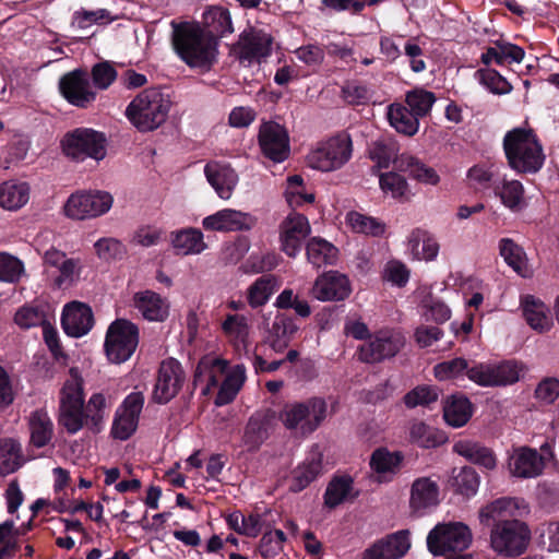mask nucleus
<instances>
[{"mask_svg": "<svg viewBox=\"0 0 559 559\" xmlns=\"http://www.w3.org/2000/svg\"><path fill=\"white\" fill-rule=\"evenodd\" d=\"M94 252L96 257L105 262L121 259L126 254L123 243L114 237H102L94 242Z\"/></svg>", "mask_w": 559, "mask_h": 559, "instance_id": "obj_57", "label": "nucleus"}, {"mask_svg": "<svg viewBox=\"0 0 559 559\" xmlns=\"http://www.w3.org/2000/svg\"><path fill=\"white\" fill-rule=\"evenodd\" d=\"M139 343V329L131 321L118 319L107 331L105 350L108 359L115 364L128 360Z\"/></svg>", "mask_w": 559, "mask_h": 559, "instance_id": "obj_12", "label": "nucleus"}, {"mask_svg": "<svg viewBox=\"0 0 559 559\" xmlns=\"http://www.w3.org/2000/svg\"><path fill=\"white\" fill-rule=\"evenodd\" d=\"M257 223L253 215L236 209H223L202 219V226L211 231H245L250 230Z\"/></svg>", "mask_w": 559, "mask_h": 559, "instance_id": "obj_17", "label": "nucleus"}, {"mask_svg": "<svg viewBox=\"0 0 559 559\" xmlns=\"http://www.w3.org/2000/svg\"><path fill=\"white\" fill-rule=\"evenodd\" d=\"M345 224L355 234L374 238L383 237L388 229L385 222L382 219L358 211L347 212Z\"/></svg>", "mask_w": 559, "mask_h": 559, "instance_id": "obj_36", "label": "nucleus"}, {"mask_svg": "<svg viewBox=\"0 0 559 559\" xmlns=\"http://www.w3.org/2000/svg\"><path fill=\"white\" fill-rule=\"evenodd\" d=\"M468 364L463 358H454L449 361H443L435 366L433 371L437 379L450 380L457 379L464 373L467 374Z\"/></svg>", "mask_w": 559, "mask_h": 559, "instance_id": "obj_63", "label": "nucleus"}, {"mask_svg": "<svg viewBox=\"0 0 559 559\" xmlns=\"http://www.w3.org/2000/svg\"><path fill=\"white\" fill-rule=\"evenodd\" d=\"M353 479L349 476L334 477L328 485L324 502L329 508H335L356 497Z\"/></svg>", "mask_w": 559, "mask_h": 559, "instance_id": "obj_44", "label": "nucleus"}, {"mask_svg": "<svg viewBox=\"0 0 559 559\" xmlns=\"http://www.w3.org/2000/svg\"><path fill=\"white\" fill-rule=\"evenodd\" d=\"M390 124L400 133L414 135L419 128V118L402 104H392L388 107Z\"/></svg>", "mask_w": 559, "mask_h": 559, "instance_id": "obj_43", "label": "nucleus"}, {"mask_svg": "<svg viewBox=\"0 0 559 559\" xmlns=\"http://www.w3.org/2000/svg\"><path fill=\"white\" fill-rule=\"evenodd\" d=\"M170 243L175 252L181 255H198L207 249L203 233L194 227L171 231Z\"/></svg>", "mask_w": 559, "mask_h": 559, "instance_id": "obj_32", "label": "nucleus"}, {"mask_svg": "<svg viewBox=\"0 0 559 559\" xmlns=\"http://www.w3.org/2000/svg\"><path fill=\"white\" fill-rule=\"evenodd\" d=\"M379 185L382 192L393 199L408 200L411 190L405 178L396 173L380 175Z\"/></svg>", "mask_w": 559, "mask_h": 559, "instance_id": "obj_55", "label": "nucleus"}, {"mask_svg": "<svg viewBox=\"0 0 559 559\" xmlns=\"http://www.w3.org/2000/svg\"><path fill=\"white\" fill-rule=\"evenodd\" d=\"M328 417V404L322 397H310L287 403L280 412L283 426L294 436L307 437L314 432Z\"/></svg>", "mask_w": 559, "mask_h": 559, "instance_id": "obj_5", "label": "nucleus"}, {"mask_svg": "<svg viewBox=\"0 0 559 559\" xmlns=\"http://www.w3.org/2000/svg\"><path fill=\"white\" fill-rule=\"evenodd\" d=\"M52 318V310L48 304L38 302L34 305H25L17 309L14 316V322L21 329H31L34 326H43Z\"/></svg>", "mask_w": 559, "mask_h": 559, "instance_id": "obj_41", "label": "nucleus"}, {"mask_svg": "<svg viewBox=\"0 0 559 559\" xmlns=\"http://www.w3.org/2000/svg\"><path fill=\"white\" fill-rule=\"evenodd\" d=\"M308 218L297 212L289 213L280 226L281 249L290 258L300 252L304 240L310 235Z\"/></svg>", "mask_w": 559, "mask_h": 559, "instance_id": "obj_15", "label": "nucleus"}, {"mask_svg": "<svg viewBox=\"0 0 559 559\" xmlns=\"http://www.w3.org/2000/svg\"><path fill=\"white\" fill-rule=\"evenodd\" d=\"M307 259L314 267L335 263L337 249L325 239L313 237L307 243Z\"/></svg>", "mask_w": 559, "mask_h": 559, "instance_id": "obj_46", "label": "nucleus"}, {"mask_svg": "<svg viewBox=\"0 0 559 559\" xmlns=\"http://www.w3.org/2000/svg\"><path fill=\"white\" fill-rule=\"evenodd\" d=\"M535 397L543 405H559V379L546 377L535 389Z\"/></svg>", "mask_w": 559, "mask_h": 559, "instance_id": "obj_62", "label": "nucleus"}, {"mask_svg": "<svg viewBox=\"0 0 559 559\" xmlns=\"http://www.w3.org/2000/svg\"><path fill=\"white\" fill-rule=\"evenodd\" d=\"M31 198V187L25 181L7 180L0 183V207L7 211H19Z\"/></svg>", "mask_w": 559, "mask_h": 559, "instance_id": "obj_34", "label": "nucleus"}, {"mask_svg": "<svg viewBox=\"0 0 559 559\" xmlns=\"http://www.w3.org/2000/svg\"><path fill=\"white\" fill-rule=\"evenodd\" d=\"M493 193L511 212H520L527 205L525 189L520 180L503 178L493 186Z\"/></svg>", "mask_w": 559, "mask_h": 559, "instance_id": "obj_33", "label": "nucleus"}, {"mask_svg": "<svg viewBox=\"0 0 559 559\" xmlns=\"http://www.w3.org/2000/svg\"><path fill=\"white\" fill-rule=\"evenodd\" d=\"M296 330L297 326L292 318L276 316L266 342L275 353H282L288 346Z\"/></svg>", "mask_w": 559, "mask_h": 559, "instance_id": "obj_45", "label": "nucleus"}, {"mask_svg": "<svg viewBox=\"0 0 559 559\" xmlns=\"http://www.w3.org/2000/svg\"><path fill=\"white\" fill-rule=\"evenodd\" d=\"M23 262L7 252H0V281L16 283L24 275Z\"/></svg>", "mask_w": 559, "mask_h": 559, "instance_id": "obj_61", "label": "nucleus"}, {"mask_svg": "<svg viewBox=\"0 0 559 559\" xmlns=\"http://www.w3.org/2000/svg\"><path fill=\"white\" fill-rule=\"evenodd\" d=\"M195 383L204 384V393H209L221 383L215 403L225 405L230 403L246 381V368L243 365H236L228 369V361L222 358L206 356L199 362L195 370Z\"/></svg>", "mask_w": 559, "mask_h": 559, "instance_id": "obj_1", "label": "nucleus"}, {"mask_svg": "<svg viewBox=\"0 0 559 559\" xmlns=\"http://www.w3.org/2000/svg\"><path fill=\"white\" fill-rule=\"evenodd\" d=\"M207 182L214 189L218 198L229 200L239 182L236 170L226 163L212 160L204 167Z\"/></svg>", "mask_w": 559, "mask_h": 559, "instance_id": "obj_26", "label": "nucleus"}, {"mask_svg": "<svg viewBox=\"0 0 559 559\" xmlns=\"http://www.w3.org/2000/svg\"><path fill=\"white\" fill-rule=\"evenodd\" d=\"M409 436L413 442L427 449L438 447L443 442V437L424 423L413 424Z\"/></svg>", "mask_w": 559, "mask_h": 559, "instance_id": "obj_60", "label": "nucleus"}, {"mask_svg": "<svg viewBox=\"0 0 559 559\" xmlns=\"http://www.w3.org/2000/svg\"><path fill=\"white\" fill-rule=\"evenodd\" d=\"M524 55L525 52L521 47L513 44H502L488 48L481 56V60L486 64L491 62H496L497 64H504L507 62L520 63L523 60Z\"/></svg>", "mask_w": 559, "mask_h": 559, "instance_id": "obj_51", "label": "nucleus"}, {"mask_svg": "<svg viewBox=\"0 0 559 559\" xmlns=\"http://www.w3.org/2000/svg\"><path fill=\"white\" fill-rule=\"evenodd\" d=\"M143 405L144 396L141 392H132L123 400L115 414L111 427L114 438L127 440L135 432Z\"/></svg>", "mask_w": 559, "mask_h": 559, "instance_id": "obj_14", "label": "nucleus"}, {"mask_svg": "<svg viewBox=\"0 0 559 559\" xmlns=\"http://www.w3.org/2000/svg\"><path fill=\"white\" fill-rule=\"evenodd\" d=\"M270 419L271 415L267 411L254 413L245 427L242 447L249 451L258 450L269 437Z\"/></svg>", "mask_w": 559, "mask_h": 559, "instance_id": "obj_35", "label": "nucleus"}, {"mask_svg": "<svg viewBox=\"0 0 559 559\" xmlns=\"http://www.w3.org/2000/svg\"><path fill=\"white\" fill-rule=\"evenodd\" d=\"M530 536L531 532L525 523L515 519L501 521L491 530L490 545L499 555L516 557L526 550Z\"/></svg>", "mask_w": 559, "mask_h": 559, "instance_id": "obj_11", "label": "nucleus"}, {"mask_svg": "<svg viewBox=\"0 0 559 559\" xmlns=\"http://www.w3.org/2000/svg\"><path fill=\"white\" fill-rule=\"evenodd\" d=\"M495 386H506L520 380L524 373L522 364L515 360H506L499 364H491Z\"/></svg>", "mask_w": 559, "mask_h": 559, "instance_id": "obj_54", "label": "nucleus"}, {"mask_svg": "<svg viewBox=\"0 0 559 559\" xmlns=\"http://www.w3.org/2000/svg\"><path fill=\"white\" fill-rule=\"evenodd\" d=\"M132 307L147 322L163 323L170 316L169 300L151 289L136 292L132 297Z\"/></svg>", "mask_w": 559, "mask_h": 559, "instance_id": "obj_19", "label": "nucleus"}, {"mask_svg": "<svg viewBox=\"0 0 559 559\" xmlns=\"http://www.w3.org/2000/svg\"><path fill=\"white\" fill-rule=\"evenodd\" d=\"M507 468L511 476L522 479L536 478L545 469L544 457L536 449L518 447L508 455Z\"/></svg>", "mask_w": 559, "mask_h": 559, "instance_id": "obj_16", "label": "nucleus"}, {"mask_svg": "<svg viewBox=\"0 0 559 559\" xmlns=\"http://www.w3.org/2000/svg\"><path fill=\"white\" fill-rule=\"evenodd\" d=\"M83 261L80 258H67L58 269L59 274L53 283L58 288L74 286L80 280L83 271Z\"/></svg>", "mask_w": 559, "mask_h": 559, "instance_id": "obj_56", "label": "nucleus"}, {"mask_svg": "<svg viewBox=\"0 0 559 559\" xmlns=\"http://www.w3.org/2000/svg\"><path fill=\"white\" fill-rule=\"evenodd\" d=\"M28 429L31 443L36 448L47 445L53 435V424L44 409H37L31 413L28 417Z\"/></svg>", "mask_w": 559, "mask_h": 559, "instance_id": "obj_40", "label": "nucleus"}, {"mask_svg": "<svg viewBox=\"0 0 559 559\" xmlns=\"http://www.w3.org/2000/svg\"><path fill=\"white\" fill-rule=\"evenodd\" d=\"M285 198L290 207H299L306 203H312L314 201V194L307 191L304 185V179L299 175H294L287 178Z\"/></svg>", "mask_w": 559, "mask_h": 559, "instance_id": "obj_53", "label": "nucleus"}, {"mask_svg": "<svg viewBox=\"0 0 559 559\" xmlns=\"http://www.w3.org/2000/svg\"><path fill=\"white\" fill-rule=\"evenodd\" d=\"M280 287V282L273 275L259 277L248 288V302L252 308L263 306L272 294Z\"/></svg>", "mask_w": 559, "mask_h": 559, "instance_id": "obj_50", "label": "nucleus"}, {"mask_svg": "<svg viewBox=\"0 0 559 559\" xmlns=\"http://www.w3.org/2000/svg\"><path fill=\"white\" fill-rule=\"evenodd\" d=\"M222 330L236 346L246 345L249 336V324L245 316L229 314L222 323Z\"/></svg>", "mask_w": 559, "mask_h": 559, "instance_id": "obj_52", "label": "nucleus"}, {"mask_svg": "<svg viewBox=\"0 0 559 559\" xmlns=\"http://www.w3.org/2000/svg\"><path fill=\"white\" fill-rule=\"evenodd\" d=\"M84 382L80 371L71 368L59 394V424L69 433L82 429V412L85 405Z\"/></svg>", "mask_w": 559, "mask_h": 559, "instance_id": "obj_6", "label": "nucleus"}, {"mask_svg": "<svg viewBox=\"0 0 559 559\" xmlns=\"http://www.w3.org/2000/svg\"><path fill=\"white\" fill-rule=\"evenodd\" d=\"M353 154L352 139L341 133L319 142L307 155V165L312 169L330 173L345 166Z\"/></svg>", "mask_w": 559, "mask_h": 559, "instance_id": "obj_7", "label": "nucleus"}, {"mask_svg": "<svg viewBox=\"0 0 559 559\" xmlns=\"http://www.w3.org/2000/svg\"><path fill=\"white\" fill-rule=\"evenodd\" d=\"M409 548L408 532L400 531L374 540L364 550L361 559H401Z\"/></svg>", "mask_w": 559, "mask_h": 559, "instance_id": "obj_21", "label": "nucleus"}, {"mask_svg": "<svg viewBox=\"0 0 559 559\" xmlns=\"http://www.w3.org/2000/svg\"><path fill=\"white\" fill-rule=\"evenodd\" d=\"M352 293L349 280L337 271H329L316 280L311 289L312 296L320 301H340Z\"/></svg>", "mask_w": 559, "mask_h": 559, "instance_id": "obj_23", "label": "nucleus"}, {"mask_svg": "<svg viewBox=\"0 0 559 559\" xmlns=\"http://www.w3.org/2000/svg\"><path fill=\"white\" fill-rule=\"evenodd\" d=\"M64 332L72 337H81L90 332L94 324L92 309L79 301L68 304L62 313Z\"/></svg>", "mask_w": 559, "mask_h": 559, "instance_id": "obj_27", "label": "nucleus"}, {"mask_svg": "<svg viewBox=\"0 0 559 559\" xmlns=\"http://www.w3.org/2000/svg\"><path fill=\"white\" fill-rule=\"evenodd\" d=\"M439 486L430 477H419L411 486L409 508L414 513L424 514L439 504Z\"/></svg>", "mask_w": 559, "mask_h": 559, "instance_id": "obj_28", "label": "nucleus"}, {"mask_svg": "<svg viewBox=\"0 0 559 559\" xmlns=\"http://www.w3.org/2000/svg\"><path fill=\"white\" fill-rule=\"evenodd\" d=\"M259 145L264 156L275 163L289 155V141L286 130L276 122H265L260 127Z\"/></svg>", "mask_w": 559, "mask_h": 559, "instance_id": "obj_20", "label": "nucleus"}, {"mask_svg": "<svg viewBox=\"0 0 559 559\" xmlns=\"http://www.w3.org/2000/svg\"><path fill=\"white\" fill-rule=\"evenodd\" d=\"M185 373L180 364L173 359L164 360L158 369L153 391L155 402L164 404L174 399L182 386Z\"/></svg>", "mask_w": 559, "mask_h": 559, "instance_id": "obj_18", "label": "nucleus"}, {"mask_svg": "<svg viewBox=\"0 0 559 559\" xmlns=\"http://www.w3.org/2000/svg\"><path fill=\"white\" fill-rule=\"evenodd\" d=\"M271 36L261 29H249L241 34L238 47L241 60L260 61L271 52Z\"/></svg>", "mask_w": 559, "mask_h": 559, "instance_id": "obj_29", "label": "nucleus"}, {"mask_svg": "<svg viewBox=\"0 0 559 559\" xmlns=\"http://www.w3.org/2000/svg\"><path fill=\"white\" fill-rule=\"evenodd\" d=\"M173 45L190 67H209L215 59L216 41L198 24H174Z\"/></svg>", "mask_w": 559, "mask_h": 559, "instance_id": "obj_3", "label": "nucleus"}, {"mask_svg": "<svg viewBox=\"0 0 559 559\" xmlns=\"http://www.w3.org/2000/svg\"><path fill=\"white\" fill-rule=\"evenodd\" d=\"M59 88L63 97L70 104L78 107H86L96 97L87 73L80 70L63 75L60 80Z\"/></svg>", "mask_w": 559, "mask_h": 559, "instance_id": "obj_22", "label": "nucleus"}, {"mask_svg": "<svg viewBox=\"0 0 559 559\" xmlns=\"http://www.w3.org/2000/svg\"><path fill=\"white\" fill-rule=\"evenodd\" d=\"M479 476L472 467L454 468L450 481L453 490L466 498L476 495L479 487Z\"/></svg>", "mask_w": 559, "mask_h": 559, "instance_id": "obj_49", "label": "nucleus"}, {"mask_svg": "<svg viewBox=\"0 0 559 559\" xmlns=\"http://www.w3.org/2000/svg\"><path fill=\"white\" fill-rule=\"evenodd\" d=\"M405 254L413 261L431 262L439 254L440 243L428 230L423 228L412 229L405 239Z\"/></svg>", "mask_w": 559, "mask_h": 559, "instance_id": "obj_25", "label": "nucleus"}, {"mask_svg": "<svg viewBox=\"0 0 559 559\" xmlns=\"http://www.w3.org/2000/svg\"><path fill=\"white\" fill-rule=\"evenodd\" d=\"M112 20L114 17L110 15V12L106 9L80 10L74 12L71 25L74 29L84 31L94 24H104Z\"/></svg>", "mask_w": 559, "mask_h": 559, "instance_id": "obj_58", "label": "nucleus"}, {"mask_svg": "<svg viewBox=\"0 0 559 559\" xmlns=\"http://www.w3.org/2000/svg\"><path fill=\"white\" fill-rule=\"evenodd\" d=\"M322 472V454L312 452L307 460L300 464L293 475L292 489L300 491L313 481Z\"/></svg>", "mask_w": 559, "mask_h": 559, "instance_id": "obj_42", "label": "nucleus"}, {"mask_svg": "<svg viewBox=\"0 0 559 559\" xmlns=\"http://www.w3.org/2000/svg\"><path fill=\"white\" fill-rule=\"evenodd\" d=\"M171 104L169 94L163 90L145 88L129 103L124 115L135 129L150 132L167 120Z\"/></svg>", "mask_w": 559, "mask_h": 559, "instance_id": "obj_2", "label": "nucleus"}, {"mask_svg": "<svg viewBox=\"0 0 559 559\" xmlns=\"http://www.w3.org/2000/svg\"><path fill=\"white\" fill-rule=\"evenodd\" d=\"M114 204V197L102 190H82L72 193L64 206V215L71 219L84 221L105 215Z\"/></svg>", "mask_w": 559, "mask_h": 559, "instance_id": "obj_10", "label": "nucleus"}, {"mask_svg": "<svg viewBox=\"0 0 559 559\" xmlns=\"http://www.w3.org/2000/svg\"><path fill=\"white\" fill-rule=\"evenodd\" d=\"M405 345L402 332L394 329H381L358 348L359 360L368 364L380 362L394 357Z\"/></svg>", "mask_w": 559, "mask_h": 559, "instance_id": "obj_13", "label": "nucleus"}, {"mask_svg": "<svg viewBox=\"0 0 559 559\" xmlns=\"http://www.w3.org/2000/svg\"><path fill=\"white\" fill-rule=\"evenodd\" d=\"M520 306L531 329L538 333H545L552 328L550 310L542 299L533 295H524L520 299Z\"/></svg>", "mask_w": 559, "mask_h": 559, "instance_id": "obj_30", "label": "nucleus"}, {"mask_svg": "<svg viewBox=\"0 0 559 559\" xmlns=\"http://www.w3.org/2000/svg\"><path fill=\"white\" fill-rule=\"evenodd\" d=\"M403 455L400 452H390L386 449H377L370 457V468L373 477L379 483H388L400 471Z\"/></svg>", "mask_w": 559, "mask_h": 559, "instance_id": "obj_31", "label": "nucleus"}, {"mask_svg": "<svg viewBox=\"0 0 559 559\" xmlns=\"http://www.w3.org/2000/svg\"><path fill=\"white\" fill-rule=\"evenodd\" d=\"M453 450L455 453L472 463L480 465L487 469H495L497 466V457L495 453L490 449L483 447L477 442L460 440L454 443Z\"/></svg>", "mask_w": 559, "mask_h": 559, "instance_id": "obj_38", "label": "nucleus"}, {"mask_svg": "<svg viewBox=\"0 0 559 559\" xmlns=\"http://www.w3.org/2000/svg\"><path fill=\"white\" fill-rule=\"evenodd\" d=\"M471 542V530L462 522L439 523L427 536V547L435 556L462 552Z\"/></svg>", "mask_w": 559, "mask_h": 559, "instance_id": "obj_9", "label": "nucleus"}, {"mask_svg": "<svg viewBox=\"0 0 559 559\" xmlns=\"http://www.w3.org/2000/svg\"><path fill=\"white\" fill-rule=\"evenodd\" d=\"M64 155L75 162L92 158L99 162L106 156V136L91 128H76L61 141Z\"/></svg>", "mask_w": 559, "mask_h": 559, "instance_id": "obj_8", "label": "nucleus"}, {"mask_svg": "<svg viewBox=\"0 0 559 559\" xmlns=\"http://www.w3.org/2000/svg\"><path fill=\"white\" fill-rule=\"evenodd\" d=\"M472 404L463 396H451L443 406L444 420L452 427L464 426L472 417Z\"/></svg>", "mask_w": 559, "mask_h": 559, "instance_id": "obj_47", "label": "nucleus"}, {"mask_svg": "<svg viewBox=\"0 0 559 559\" xmlns=\"http://www.w3.org/2000/svg\"><path fill=\"white\" fill-rule=\"evenodd\" d=\"M528 504L522 498L502 497L484 506L478 513L481 524L506 521L507 518L523 516L528 513Z\"/></svg>", "mask_w": 559, "mask_h": 559, "instance_id": "obj_24", "label": "nucleus"}, {"mask_svg": "<svg viewBox=\"0 0 559 559\" xmlns=\"http://www.w3.org/2000/svg\"><path fill=\"white\" fill-rule=\"evenodd\" d=\"M509 166L518 174H535L544 165L542 144L531 129L515 128L503 139Z\"/></svg>", "mask_w": 559, "mask_h": 559, "instance_id": "obj_4", "label": "nucleus"}, {"mask_svg": "<svg viewBox=\"0 0 559 559\" xmlns=\"http://www.w3.org/2000/svg\"><path fill=\"white\" fill-rule=\"evenodd\" d=\"M164 230L155 225L140 226L133 234L131 242L141 247H153L160 242L164 237Z\"/></svg>", "mask_w": 559, "mask_h": 559, "instance_id": "obj_64", "label": "nucleus"}, {"mask_svg": "<svg viewBox=\"0 0 559 559\" xmlns=\"http://www.w3.org/2000/svg\"><path fill=\"white\" fill-rule=\"evenodd\" d=\"M205 31L215 39V36H225L234 32L231 17L227 9L212 7L203 14Z\"/></svg>", "mask_w": 559, "mask_h": 559, "instance_id": "obj_48", "label": "nucleus"}, {"mask_svg": "<svg viewBox=\"0 0 559 559\" xmlns=\"http://www.w3.org/2000/svg\"><path fill=\"white\" fill-rule=\"evenodd\" d=\"M435 102L433 93L425 90H414L406 94L407 107L418 118L428 115Z\"/></svg>", "mask_w": 559, "mask_h": 559, "instance_id": "obj_59", "label": "nucleus"}, {"mask_svg": "<svg viewBox=\"0 0 559 559\" xmlns=\"http://www.w3.org/2000/svg\"><path fill=\"white\" fill-rule=\"evenodd\" d=\"M107 401L103 393H93L85 403L82 412V429L88 428L98 432L104 426L106 418Z\"/></svg>", "mask_w": 559, "mask_h": 559, "instance_id": "obj_39", "label": "nucleus"}, {"mask_svg": "<svg viewBox=\"0 0 559 559\" xmlns=\"http://www.w3.org/2000/svg\"><path fill=\"white\" fill-rule=\"evenodd\" d=\"M504 262L520 276L530 277L533 272L524 249L511 238H501L498 243Z\"/></svg>", "mask_w": 559, "mask_h": 559, "instance_id": "obj_37", "label": "nucleus"}]
</instances>
